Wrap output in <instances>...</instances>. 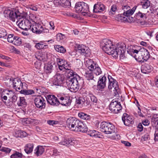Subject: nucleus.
<instances>
[{
  "mask_svg": "<svg viewBox=\"0 0 158 158\" xmlns=\"http://www.w3.org/2000/svg\"><path fill=\"white\" fill-rule=\"evenodd\" d=\"M66 125L72 130L81 132H86L88 128L83 123L76 118L72 117L69 118L66 121Z\"/></svg>",
  "mask_w": 158,
  "mask_h": 158,
  "instance_id": "nucleus-1",
  "label": "nucleus"
},
{
  "mask_svg": "<svg viewBox=\"0 0 158 158\" xmlns=\"http://www.w3.org/2000/svg\"><path fill=\"white\" fill-rule=\"evenodd\" d=\"M82 78L77 75L71 78L68 79L66 83L70 90L72 92H76L79 89L80 85H82L83 83Z\"/></svg>",
  "mask_w": 158,
  "mask_h": 158,
  "instance_id": "nucleus-2",
  "label": "nucleus"
},
{
  "mask_svg": "<svg viewBox=\"0 0 158 158\" xmlns=\"http://www.w3.org/2000/svg\"><path fill=\"white\" fill-rule=\"evenodd\" d=\"M101 46L103 51L107 54L111 55L115 58L118 57V52L114 51V46L110 40L106 39H103L101 43Z\"/></svg>",
  "mask_w": 158,
  "mask_h": 158,
  "instance_id": "nucleus-3",
  "label": "nucleus"
},
{
  "mask_svg": "<svg viewBox=\"0 0 158 158\" xmlns=\"http://www.w3.org/2000/svg\"><path fill=\"white\" fill-rule=\"evenodd\" d=\"M85 66L89 70L92 71L96 75L100 74L102 71L97 63L91 59H88L85 62Z\"/></svg>",
  "mask_w": 158,
  "mask_h": 158,
  "instance_id": "nucleus-4",
  "label": "nucleus"
},
{
  "mask_svg": "<svg viewBox=\"0 0 158 158\" xmlns=\"http://www.w3.org/2000/svg\"><path fill=\"white\" fill-rule=\"evenodd\" d=\"M47 101L48 103L53 106L56 105V103L58 105L61 104L64 106H69L70 104L69 100L65 98L62 101H59L57 98L54 95H49L46 98Z\"/></svg>",
  "mask_w": 158,
  "mask_h": 158,
  "instance_id": "nucleus-5",
  "label": "nucleus"
},
{
  "mask_svg": "<svg viewBox=\"0 0 158 158\" xmlns=\"http://www.w3.org/2000/svg\"><path fill=\"white\" fill-rule=\"evenodd\" d=\"M34 23H35V22L32 19H28L26 18H23V19L21 18L19 20L16 22V24L20 28L26 31L30 29Z\"/></svg>",
  "mask_w": 158,
  "mask_h": 158,
  "instance_id": "nucleus-6",
  "label": "nucleus"
},
{
  "mask_svg": "<svg viewBox=\"0 0 158 158\" xmlns=\"http://www.w3.org/2000/svg\"><path fill=\"white\" fill-rule=\"evenodd\" d=\"M114 126L110 123L103 122L100 123V131L106 134H111L114 132Z\"/></svg>",
  "mask_w": 158,
  "mask_h": 158,
  "instance_id": "nucleus-7",
  "label": "nucleus"
},
{
  "mask_svg": "<svg viewBox=\"0 0 158 158\" xmlns=\"http://www.w3.org/2000/svg\"><path fill=\"white\" fill-rule=\"evenodd\" d=\"M108 78L109 80L108 89L110 90L113 88L114 89V95L117 97L119 96L120 89L119 88L118 82L116 80L113 78L111 76L108 75Z\"/></svg>",
  "mask_w": 158,
  "mask_h": 158,
  "instance_id": "nucleus-8",
  "label": "nucleus"
},
{
  "mask_svg": "<svg viewBox=\"0 0 158 158\" xmlns=\"http://www.w3.org/2000/svg\"><path fill=\"white\" fill-rule=\"evenodd\" d=\"M136 56L135 60L139 62H143V60H147L150 57L149 52L146 49L143 48L140 49L138 55Z\"/></svg>",
  "mask_w": 158,
  "mask_h": 158,
  "instance_id": "nucleus-9",
  "label": "nucleus"
},
{
  "mask_svg": "<svg viewBox=\"0 0 158 158\" xmlns=\"http://www.w3.org/2000/svg\"><path fill=\"white\" fill-rule=\"evenodd\" d=\"M126 46L124 43H119L116 44L115 48L114 49V51L118 52V56L119 55L121 59L125 58V53Z\"/></svg>",
  "mask_w": 158,
  "mask_h": 158,
  "instance_id": "nucleus-10",
  "label": "nucleus"
},
{
  "mask_svg": "<svg viewBox=\"0 0 158 158\" xmlns=\"http://www.w3.org/2000/svg\"><path fill=\"white\" fill-rule=\"evenodd\" d=\"M109 108L110 110L114 114L120 112L122 109L120 103L115 99H114L112 101Z\"/></svg>",
  "mask_w": 158,
  "mask_h": 158,
  "instance_id": "nucleus-11",
  "label": "nucleus"
},
{
  "mask_svg": "<svg viewBox=\"0 0 158 158\" xmlns=\"http://www.w3.org/2000/svg\"><path fill=\"white\" fill-rule=\"evenodd\" d=\"M127 5H123L122 6V9L123 11V14H118L116 20L122 22L126 23L128 22V10Z\"/></svg>",
  "mask_w": 158,
  "mask_h": 158,
  "instance_id": "nucleus-12",
  "label": "nucleus"
},
{
  "mask_svg": "<svg viewBox=\"0 0 158 158\" xmlns=\"http://www.w3.org/2000/svg\"><path fill=\"white\" fill-rule=\"evenodd\" d=\"M64 79L62 75L59 73L55 75L52 79V84L56 86H61Z\"/></svg>",
  "mask_w": 158,
  "mask_h": 158,
  "instance_id": "nucleus-13",
  "label": "nucleus"
},
{
  "mask_svg": "<svg viewBox=\"0 0 158 158\" xmlns=\"http://www.w3.org/2000/svg\"><path fill=\"white\" fill-rule=\"evenodd\" d=\"M34 101L35 105L37 108L41 109L45 108L46 101L41 96H37L35 98Z\"/></svg>",
  "mask_w": 158,
  "mask_h": 158,
  "instance_id": "nucleus-14",
  "label": "nucleus"
},
{
  "mask_svg": "<svg viewBox=\"0 0 158 158\" xmlns=\"http://www.w3.org/2000/svg\"><path fill=\"white\" fill-rule=\"evenodd\" d=\"M84 76L87 82L89 85H94L96 81L94 79V76L91 70H87L85 72Z\"/></svg>",
  "mask_w": 158,
  "mask_h": 158,
  "instance_id": "nucleus-15",
  "label": "nucleus"
},
{
  "mask_svg": "<svg viewBox=\"0 0 158 158\" xmlns=\"http://www.w3.org/2000/svg\"><path fill=\"white\" fill-rule=\"evenodd\" d=\"M77 51L81 55L88 56L90 55V49L89 48L82 44L78 45L77 46Z\"/></svg>",
  "mask_w": 158,
  "mask_h": 158,
  "instance_id": "nucleus-16",
  "label": "nucleus"
},
{
  "mask_svg": "<svg viewBox=\"0 0 158 158\" xmlns=\"http://www.w3.org/2000/svg\"><path fill=\"white\" fill-rule=\"evenodd\" d=\"M140 49L139 47L137 45H130L129 46V55L135 59Z\"/></svg>",
  "mask_w": 158,
  "mask_h": 158,
  "instance_id": "nucleus-17",
  "label": "nucleus"
},
{
  "mask_svg": "<svg viewBox=\"0 0 158 158\" xmlns=\"http://www.w3.org/2000/svg\"><path fill=\"white\" fill-rule=\"evenodd\" d=\"M12 82L13 87L15 88L16 91L20 90L21 89H22L23 88V83L20 80L17 78L15 79H12ZM24 84L25 85V83H24Z\"/></svg>",
  "mask_w": 158,
  "mask_h": 158,
  "instance_id": "nucleus-18",
  "label": "nucleus"
},
{
  "mask_svg": "<svg viewBox=\"0 0 158 158\" xmlns=\"http://www.w3.org/2000/svg\"><path fill=\"white\" fill-rule=\"evenodd\" d=\"M77 143V141L73 138L64 139L63 141L59 143L60 145L69 147L70 146L75 145Z\"/></svg>",
  "mask_w": 158,
  "mask_h": 158,
  "instance_id": "nucleus-19",
  "label": "nucleus"
},
{
  "mask_svg": "<svg viewBox=\"0 0 158 158\" xmlns=\"http://www.w3.org/2000/svg\"><path fill=\"white\" fill-rule=\"evenodd\" d=\"M23 15L22 14L19 12L18 10H15V11H11L10 16L9 17L10 19L13 21H15V19H19L21 18H23Z\"/></svg>",
  "mask_w": 158,
  "mask_h": 158,
  "instance_id": "nucleus-20",
  "label": "nucleus"
},
{
  "mask_svg": "<svg viewBox=\"0 0 158 158\" xmlns=\"http://www.w3.org/2000/svg\"><path fill=\"white\" fill-rule=\"evenodd\" d=\"M42 27V25L41 24L37 23L35 22V23L32 24L30 30L33 32L39 34L41 33Z\"/></svg>",
  "mask_w": 158,
  "mask_h": 158,
  "instance_id": "nucleus-21",
  "label": "nucleus"
},
{
  "mask_svg": "<svg viewBox=\"0 0 158 158\" xmlns=\"http://www.w3.org/2000/svg\"><path fill=\"white\" fill-rule=\"evenodd\" d=\"M106 77L105 75L101 76L99 78L98 82L97 87L99 89H102L106 86Z\"/></svg>",
  "mask_w": 158,
  "mask_h": 158,
  "instance_id": "nucleus-22",
  "label": "nucleus"
},
{
  "mask_svg": "<svg viewBox=\"0 0 158 158\" xmlns=\"http://www.w3.org/2000/svg\"><path fill=\"white\" fill-rule=\"evenodd\" d=\"M153 67L149 64L145 63L141 67V71L142 73H148L153 70Z\"/></svg>",
  "mask_w": 158,
  "mask_h": 158,
  "instance_id": "nucleus-23",
  "label": "nucleus"
},
{
  "mask_svg": "<svg viewBox=\"0 0 158 158\" xmlns=\"http://www.w3.org/2000/svg\"><path fill=\"white\" fill-rule=\"evenodd\" d=\"M105 9L104 5L102 4H98L94 5L93 11L95 13L101 12Z\"/></svg>",
  "mask_w": 158,
  "mask_h": 158,
  "instance_id": "nucleus-24",
  "label": "nucleus"
},
{
  "mask_svg": "<svg viewBox=\"0 0 158 158\" xmlns=\"http://www.w3.org/2000/svg\"><path fill=\"white\" fill-rule=\"evenodd\" d=\"M81 6L82 7L81 8L82 9V13H81V14L84 16L89 15L90 11L88 5L83 2V4Z\"/></svg>",
  "mask_w": 158,
  "mask_h": 158,
  "instance_id": "nucleus-25",
  "label": "nucleus"
},
{
  "mask_svg": "<svg viewBox=\"0 0 158 158\" xmlns=\"http://www.w3.org/2000/svg\"><path fill=\"white\" fill-rule=\"evenodd\" d=\"M45 150L44 148L42 146L39 145L34 150V154L38 156L42 155Z\"/></svg>",
  "mask_w": 158,
  "mask_h": 158,
  "instance_id": "nucleus-26",
  "label": "nucleus"
},
{
  "mask_svg": "<svg viewBox=\"0 0 158 158\" xmlns=\"http://www.w3.org/2000/svg\"><path fill=\"white\" fill-rule=\"evenodd\" d=\"M34 145L32 143H29L26 144L24 147V150L27 154L31 153L33 150Z\"/></svg>",
  "mask_w": 158,
  "mask_h": 158,
  "instance_id": "nucleus-27",
  "label": "nucleus"
},
{
  "mask_svg": "<svg viewBox=\"0 0 158 158\" xmlns=\"http://www.w3.org/2000/svg\"><path fill=\"white\" fill-rule=\"evenodd\" d=\"M53 66L51 63H48L45 64L44 69L46 73H51L53 69Z\"/></svg>",
  "mask_w": 158,
  "mask_h": 158,
  "instance_id": "nucleus-28",
  "label": "nucleus"
},
{
  "mask_svg": "<svg viewBox=\"0 0 158 158\" xmlns=\"http://www.w3.org/2000/svg\"><path fill=\"white\" fill-rule=\"evenodd\" d=\"M35 47L37 49L40 50L41 49H46L48 48V46L43 42L40 41L39 43H36Z\"/></svg>",
  "mask_w": 158,
  "mask_h": 158,
  "instance_id": "nucleus-29",
  "label": "nucleus"
},
{
  "mask_svg": "<svg viewBox=\"0 0 158 158\" xmlns=\"http://www.w3.org/2000/svg\"><path fill=\"white\" fill-rule=\"evenodd\" d=\"M83 4V2H78L76 4L75 9L76 12L78 13H82L81 5Z\"/></svg>",
  "mask_w": 158,
  "mask_h": 158,
  "instance_id": "nucleus-30",
  "label": "nucleus"
},
{
  "mask_svg": "<svg viewBox=\"0 0 158 158\" xmlns=\"http://www.w3.org/2000/svg\"><path fill=\"white\" fill-rule=\"evenodd\" d=\"M135 19L140 20V19H146L147 18L146 14L142 13L140 11L137 13L135 16Z\"/></svg>",
  "mask_w": 158,
  "mask_h": 158,
  "instance_id": "nucleus-31",
  "label": "nucleus"
},
{
  "mask_svg": "<svg viewBox=\"0 0 158 158\" xmlns=\"http://www.w3.org/2000/svg\"><path fill=\"white\" fill-rule=\"evenodd\" d=\"M78 116L81 119L85 120H88L90 118L89 115L82 112L79 113Z\"/></svg>",
  "mask_w": 158,
  "mask_h": 158,
  "instance_id": "nucleus-32",
  "label": "nucleus"
},
{
  "mask_svg": "<svg viewBox=\"0 0 158 158\" xmlns=\"http://www.w3.org/2000/svg\"><path fill=\"white\" fill-rule=\"evenodd\" d=\"M20 92L21 94H23L25 95H31L34 94V91L32 89L26 90L23 88V89L21 90Z\"/></svg>",
  "mask_w": 158,
  "mask_h": 158,
  "instance_id": "nucleus-33",
  "label": "nucleus"
},
{
  "mask_svg": "<svg viewBox=\"0 0 158 158\" xmlns=\"http://www.w3.org/2000/svg\"><path fill=\"white\" fill-rule=\"evenodd\" d=\"M55 50L61 53H64L66 52L65 49L62 46L60 45H56L54 47Z\"/></svg>",
  "mask_w": 158,
  "mask_h": 158,
  "instance_id": "nucleus-34",
  "label": "nucleus"
},
{
  "mask_svg": "<svg viewBox=\"0 0 158 158\" xmlns=\"http://www.w3.org/2000/svg\"><path fill=\"white\" fill-rule=\"evenodd\" d=\"M21 40V39L19 37L15 36L11 43L15 45L19 46L22 43Z\"/></svg>",
  "mask_w": 158,
  "mask_h": 158,
  "instance_id": "nucleus-35",
  "label": "nucleus"
},
{
  "mask_svg": "<svg viewBox=\"0 0 158 158\" xmlns=\"http://www.w3.org/2000/svg\"><path fill=\"white\" fill-rule=\"evenodd\" d=\"M17 105L19 106H23L27 104L26 100L23 97H19V101L17 102Z\"/></svg>",
  "mask_w": 158,
  "mask_h": 158,
  "instance_id": "nucleus-36",
  "label": "nucleus"
},
{
  "mask_svg": "<svg viewBox=\"0 0 158 158\" xmlns=\"http://www.w3.org/2000/svg\"><path fill=\"white\" fill-rule=\"evenodd\" d=\"M128 115L126 113H124L123 114V116L122 117V120L124 124L126 126H128Z\"/></svg>",
  "mask_w": 158,
  "mask_h": 158,
  "instance_id": "nucleus-37",
  "label": "nucleus"
},
{
  "mask_svg": "<svg viewBox=\"0 0 158 158\" xmlns=\"http://www.w3.org/2000/svg\"><path fill=\"white\" fill-rule=\"evenodd\" d=\"M117 12V6L116 5H113L109 12V15L111 16L115 14L116 12Z\"/></svg>",
  "mask_w": 158,
  "mask_h": 158,
  "instance_id": "nucleus-38",
  "label": "nucleus"
},
{
  "mask_svg": "<svg viewBox=\"0 0 158 158\" xmlns=\"http://www.w3.org/2000/svg\"><path fill=\"white\" fill-rule=\"evenodd\" d=\"M141 4L144 9H147L150 6V2L148 0H143Z\"/></svg>",
  "mask_w": 158,
  "mask_h": 158,
  "instance_id": "nucleus-39",
  "label": "nucleus"
},
{
  "mask_svg": "<svg viewBox=\"0 0 158 158\" xmlns=\"http://www.w3.org/2000/svg\"><path fill=\"white\" fill-rule=\"evenodd\" d=\"M35 57L38 60L40 61L43 60L45 58L44 55L42 53L38 52L36 53L35 55Z\"/></svg>",
  "mask_w": 158,
  "mask_h": 158,
  "instance_id": "nucleus-40",
  "label": "nucleus"
},
{
  "mask_svg": "<svg viewBox=\"0 0 158 158\" xmlns=\"http://www.w3.org/2000/svg\"><path fill=\"white\" fill-rule=\"evenodd\" d=\"M23 154L17 151H15L10 156V158H22Z\"/></svg>",
  "mask_w": 158,
  "mask_h": 158,
  "instance_id": "nucleus-41",
  "label": "nucleus"
},
{
  "mask_svg": "<svg viewBox=\"0 0 158 158\" xmlns=\"http://www.w3.org/2000/svg\"><path fill=\"white\" fill-rule=\"evenodd\" d=\"M82 100V106H86L89 105L90 103V101L89 97H86L84 98H83Z\"/></svg>",
  "mask_w": 158,
  "mask_h": 158,
  "instance_id": "nucleus-42",
  "label": "nucleus"
},
{
  "mask_svg": "<svg viewBox=\"0 0 158 158\" xmlns=\"http://www.w3.org/2000/svg\"><path fill=\"white\" fill-rule=\"evenodd\" d=\"M59 62L58 67L60 70H62L63 69L69 70V68H70V66L69 64H60V61H59Z\"/></svg>",
  "mask_w": 158,
  "mask_h": 158,
  "instance_id": "nucleus-43",
  "label": "nucleus"
},
{
  "mask_svg": "<svg viewBox=\"0 0 158 158\" xmlns=\"http://www.w3.org/2000/svg\"><path fill=\"white\" fill-rule=\"evenodd\" d=\"M70 68H69V70H67L68 71L66 72L67 77L69 78L68 79L71 78L77 74H75V73H74L73 70H70Z\"/></svg>",
  "mask_w": 158,
  "mask_h": 158,
  "instance_id": "nucleus-44",
  "label": "nucleus"
},
{
  "mask_svg": "<svg viewBox=\"0 0 158 158\" xmlns=\"http://www.w3.org/2000/svg\"><path fill=\"white\" fill-rule=\"evenodd\" d=\"M88 96L90 98L91 101L93 102L94 104L96 103H97L98 101L97 98L91 92L89 93Z\"/></svg>",
  "mask_w": 158,
  "mask_h": 158,
  "instance_id": "nucleus-45",
  "label": "nucleus"
},
{
  "mask_svg": "<svg viewBox=\"0 0 158 158\" xmlns=\"http://www.w3.org/2000/svg\"><path fill=\"white\" fill-rule=\"evenodd\" d=\"M99 132L95 130H89L88 131V134L91 136L97 137H98Z\"/></svg>",
  "mask_w": 158,
  "mask_h": 158,
  "instance_id": "nucleus-46",
  "label": "nucleus"
},
{
  "mask_svg": "<svg viewBox=\"0 0 158 158\" xmlns=\"http://www.w3.org/2000/svg\"><path fill=\"white\" fill-rule=\"evenodd\" d=\"M61 5L62 7H66L71 6V3L68 0H61Z\"/></svg>",
  "mask_w": 158,
  "mask_h": 158,
  "instance_id": "nucleus-47",
  "label": "nucleus"
},
{
  "mask_svg": "<svg viewBox=\"0 0 158 158\" xmlns=\"http://www.w3.org/2000/svg\"><path fill=\"white\" fill-rule=\"evenodd\" d=\"M65 35L61 33H59L56 35L57 40L59 42H61V41L65 38Z\"/></svg>",
  "mask_w": 158,
  "mask_h": 158,
  "instance_id": "nucleus-48",
  "label": "nucleus"
},
{
  "mask_svg": "<svg viewBox=\"0 0 158 158\" xmlns=\"http://www.w3.org/2000/svg\"><path fill=\"white\" fill-rule=\"evenodd\" d=\"M16 134H18L17 137H25L27 135V133L25 131H18L16 132Z\"/></svg>",
  "mask_w": 158,
  "mask_h": 158,
  "instance_id": "nucleus-49",
  "label": "nucleus"
},
{
  "mask_svg": "<svg viewBox=\"0 0 158 158\" xmlns=\"http://www.w3.org/2000/svg\"><path fill=\"white\" fill-rule=\"evenodd\" d=\"M133 70L131 71L130 69L129 71V76L131 77H136L137 73V70L136 69H132Z\"/></svg>",
  "mask_w": 158,
  "mask_h": 158,
  "instance_id": "nucleus-50",
  "label": "nucleus"
},
{
  "mask_svg": "<svg viewBox=\"0 0 158 158\" xmlns=\"http://www.w3.org/2000/svg\"><path fill=\"white\" fill-rule=\"evenodd\" d=\"M7 33L6 31L3 29H1L0 30V38L6 36Z\"/></svg>",
  "mask_w": 158,
  "mask_h": 158,
  "instance_id": "nucleus-51",
  "label": "nucleus"
},
{
  "mask_svg": "<svg viewBox=\"0 0 158 158\" xmlns=\"http://www.w3.org/2000/svg\"><path fill=\"white\" fill-rule=\"evenodd\" d=\"M15 37L13 34H9L7 38L8 41L9 43H12Z\"/></svg>",
  "mask_w": 158,
  "mask_h": 158,
  "instance_id": "nucleus-52",
  "label": "nucleus"
},
{
  "mask_svg": "<svg viewBox=\"0 0 158 158\" xmlns=\"http://www.w3.org/2000/svg\"><path fill=\"white\" fill-rule=\"evenodd\" d=\"M6 94L9 98H11L15 94V93L12 90H8L7 91Z\"/></svg>",
  "mask_w": 158,
  "mask_h": 158,
  "instance_id": "nucleus-53",
  "label": "nucleus"
},
{
  "mask_svg": "<svg viewBox=\"0 0 158 158\" xmlns=\"http://www.w3.org/2000/svg\"><path fill=\"white\" fill-rule=\"evenodd\" d=\"M137 7V6H135L132 9L130 10H129V19H130V15H131L134 14Z\"/></svg>",
  "mask_w": 158,
  "mask_h": 158,
  "instance_id": "nucleus-54",
  "label": "nucleus"
},
{
  "mask_svg": "<svg viewBox=\"0 0 158 158\" xmlns=\"http://www.w3.org/2000/svg\"><path fill=\"white\" fill-rule=\"evenodd\" d=\"M0 150L6 153H9L10 152L11 149L7 148H2L0 149Z\"/></svg>",
  "mask_w": 158,
  "mask_h": 158,
  "instance_id": "nucleus-55",
  "label": "nucleus"
},
{
  "mask_svg": "<svg viewBox=\"0 0 158 158\" xmlns=\"http://www.w3.org/2000/svg\"><path fill=\"white\" fill-rule=\"evenodd\" d=\"M149 135L148 134H145L142 137L141 140L143 141H145L149 139Z\"/></svg>",
  "mask_w": 158,
  "mask_h": 158,
  "instance_id": "nucleus-56",
  "label": "nucleus"
},
{
  "mask_svg": "<svg viewBox=\"0 0 158 158\" xmlns=\"http://www.w3.org/2000/svg\"><path fill=\"white\" fill-rule=\"evenodd\" d=\"M58 123L59 122L57 121L48 120L47 121V123L50 125H53L55 124H56Z\"/></svg>",
  "mask_w": 158,
  "mask_h": 158,
  "instance_id": "nucleus-57",
  "label": "nucleus"
},
{
  "mask_svg": "<svg viewBox=\"0 0 158 158\" xmlns=\"http://www.w3.org/2000/svg\"><path fill=\"white\" fill-rule=\"evenodd\" d=\"M54 4L56 6H61V0H54L53 1Z\"/></svg>",
  "mask_w": 158,
  "mask_h": 158,
  "instance_id": "nucleus-58",
  "label": "nucleus"
},
{
  "mask_svg": "<svg viewBox=\"0 0 158 158\" xmlns=\"http://www.w3.org/2000/svg\"><path fill=\"white\" fill-rule=\"evenodd\" d=\"M152 120V122L154 123L156 127L157 126H158V117L155 118L153 116Z\"/></svg>",
  "mask_w": 158,
  "mask_h": 158,
  "instance_id": "nucleus-59",
  "label": "nucleus"
},
{
  "mask_svg": "<svg viewBox=\"0 0 158 158\" xmlns=\"http://www.w3.org/2000/svg\"><path fill=\"white\" fill-rule=\"evenodd\" d=\"M154 139L156 141H158V127L156 129L154 134Z\"/></svg>",
  "mask_w": 158,
  "mask_h": 158,
  "instance_id": "nucleus-60",
  "label": "nucleus"
},
{
  "mask_svg": "<svg viewBox=\"0 0 158 158\" xmlns=\"http://www.w3.org/2000/svg\"><path fill=\"white\" fill-rule=\"evenodd\" d=\"M11 10H6L4 12V15L5 17H9L11 13Z\"/></svg>",
  "mask_w": 158,
  "mask_h": 158,
  "instance_id": "nucleus-61",
  "label": "nucleus"
},
{
  "mask_svg": "<svg viewBox=\"0 0 158 158\" xmlns=\"http://www.w3.org/2000/svg\"><path fill=\"white\" fill-rule=\"evenodd\" d=\"M82 99L83 98H79L78 99H76V103L79 104H81L82 105Z\"/></svg>",
  "mask_w": 158,
  "mask_h": 158,
  "instance_id": "nucleus-62",
  "label": "nucleus"
},
{
  "mask_svg": "<svg viewBox=\"0 0 158 158\" xmlns=\"http://www.w3.org/2000/svg\"><path fill=\"white\" fill-rule=\"evenodd\" d=\"M137 129L138 131H142L143 129V127L141 123H139L137 126Z\"/></svg>",
  "mask_w": 158,
  "mask_h": 158,
  "instance_id": "nucleus-63",
  "label": "nucleus"
},
{
  "mask_svg": "<svg viewBox=\"0 0 158 158\" xmlns=\"http://www.w3.org/2000/svg\"><path fill=\"white\" fill-rule=\"evenodd\" d=\"M24 46L25 48H27V49L31 50V45L29 43H26L24 44Z\"/></svg>",
  "mask_w": 158,
  "mask_h": 158,
  "instance_id": "nucleus-64",
  "label": "nucleus"
}]
</instances>
